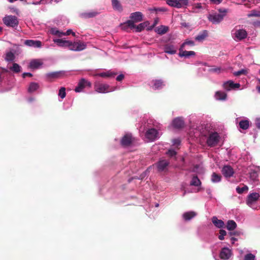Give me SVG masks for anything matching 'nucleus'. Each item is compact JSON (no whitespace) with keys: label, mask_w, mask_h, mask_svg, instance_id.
Returning <instances> with one entry per match:
<instances>
[{"label":"nucleus","mask_w":260,"mask_h":260,"mask_svg":"<svg viewBox=\"0 0 260 260\" xmlns=\"http://www.w3.org/2000/svg\"><path fill=\"white\" fill-rule=\"evenodd\" d=\"M246 203L253 209H260V195L256 192L249 194L247 197Z\"/></svg>","instance_id":"nucleus-1"},{"label":"nucleus","mask_w":260,"mask_h":260,"mask_svg":"<svg viewBox=\"0 0 260 260\" xmlns=\"http://www.w3.org/2000/svg\"><path fill=\"white\" fill-rule=\"evenodd\" d=\"M246 30L239 26H236L231 32L232 38L236 42H240L247 37Z\"/></svg>","instance_id":"nucleus-2"},{"label":"nucleus","mask_w":260,"mask_h":260,"mask_svg":"<svg viewBox=\"0 0 260 260\" xmlns=\"http://www.w3.org/2000/svg\"><path fill=\"white\" fill-rule=\"evenodd\" d=\"M94 86L95 91L101 93H108L116 89L115 87H111L107 84H103L98 81L94 83Z\"/></svg>","instance_id":"nucleus-3"},{"label":"nucleus","mask_w":260,"mask_h":260,"mask_svg":"<svg viewBox=\"0 0 260 260\" xmlns=\"http://www.w3.org/2000/svg\"><path fill=\"white\" fill-rule=\"evenodd\" d=\"M221 13H215L213 14H209L208 18L210 21L212 23L217 24L220 22L223 19L225 13H226V10L223 11L220 10Z\"/></svg>","instance_id":"nucleus-4"},{"label":"nucleus","mask_w":260,"mask_h":260,"mask_svg":"<svg viewBox=\"0 0 260 260\" xmlns=\"http://www.w3.org/2000/svg\"><path fill=\"white\" fill-rule=\"evenodd\" d=\"M86 43L83 41L80 40L74 42L71 41L69 49L74 51H81L86 49Z\"/></svg>","instance_id":"nucleus-5"},{"label":"nucleus","mask_w":260,"mask_h":260,"mask_svg":"<svg viewBox=\"0 0 260 260\" xmlns=\"http://www.w3.org/2000/svg\"><path fill=\"white\" fill-rule=\"evenodd\" d=\"M220 136L216 132H211L207 139V144L210 147L216 146L219 141Z\"/></svg>","instance_id":"nucleus-6"},{"label":"nucleus","mask_w":260,"mask_h":260,"mask_svg":"<svg viewBox=\"0 0 260 260\" xmlns=\"http://www.w3.org/2000/svg\"><path fill=\"white\" fill-rule=\"evenodd\" d=\"M161 134L155 128L148 129L145 134V138L147 141H153L158 139Z\"/></svg>","instance_id":"nucleus-7"},{"label":"nucleus","mask_w":260,"mask_h":260,"mask_svg":"<svg viewBox=\"0 0 260 260\" xmlns=\"http://www.w3.org/2000/svg\"><path fill=\"white\" fill-rule=\"evenodd\" d=\"M3 22L8 26L14 27L18 25V21L15 16H6L3 18Z\"/></svg>","instance_id":"nucleus-8"},{"label":"nucleus","mask_w":260,"mask_h":260,"mask_svg":"<svg viewBox=\"0 0 260 260\" xmlns=\"http://www.w3.org/2000/svg\"><path fill=\"white\" fill-rule=\"evenodd\" d=\"M50 33L58 37H61L63 36H69L72 34L74 37H76V34L71 29H68L66 32L59 31L56 28H52L50 30Z\"/></svg>","instance_id":"nucleus-9"},{"label":"nucleus","mask_w":260,"mask_h":260,"mask_svg":"<svg viewBox=\"0 0 260 260\" xmlns=\"http://www.w3.org/2000/svg\"><path fill=\"white\" fill-rule=\"evenodd\" d=\"M86 86L90 87L91 86V82L84 78L81 79L79 82L78 86L75 88V91L76 92H81Z\"/></svg>","instance_id":"nucleus-10"},{"label":"nucleus","mask_w":260,"mask_h":260,"mask_svg":"<svg viewBox=\"0 0 260 260\" xmlns=\"http://www.w3.org/2000/svg\"><path fill=\"white\" fill-rule=\"evenodd\" d=\"M232 251L227 247L222 248L219 253V257L222 260H228L232 256Z\"/></svg>","instance_id":"nucleus-11"},{"label":"nucleus","mask_w":260,"mask_h":260,"mask_svg":"<svg viewBox=\"0 0 260 260\" xmlns=\"http://www.w3.org/2000/svg\"><path fill=\"white\" fill-rule=\"evenodd\" d=\"M223 88L227 91H230L232 89H238L240 87L239 83H235L233 81L230 80L225 82L223 85Z\"/></svg>","instance_id":"nucleus-12"},{"label":"nucleus","mask_w":260,"mask_h":260,"mask_svg":"<svg viewBox=\"0 0 260 260\" xmlns=\"http://www.w3.org/2000/svg\"><path fill=\"white\" fill-rule=\"evenodd\" d=\"M184 48L180 47L179 52L178 55L180 57H185L186 58H189L190 56H194L196 55L195 52L193 51H186L184 50Z\"/></svg>","instance_id":"nucleus-13"},{"label":"nucleus","mask_w":260,"mask_h":260,"mask_svg":"<svg viewBox=\"0 0 260 260\" xmlns=\"http://www.w3.org/2000/svg\"><path fill=\"white\" fill-rule=\"evenodd\" d=\"M164 52L169 54H175L177 52V47L174 45L168 44L164 46Z\"/></svg>","instance_id":"nucleus-14"},{"label":"nucleus","mask_w":260,"mask_h":260,"mask_svg":"<svg viewBox=\"0 0 260 260\" xmlns=\"http://www.w3.org/2000/svg\"><path fill=\"white\" fill-rule=\"evenodd\" d=\"M43 64L42 59H35L31 60L29 64V67L31 69H38L40 68Z\"/></svg>","instance_id":"nucleus-15"},{"label":"nucleus","mask_w":260,"mask_h":260,"mask_svg":"<svg viewBox=\"0 0 260 260\" xmlns=\"http://www.w3.org/2000/svg\"><path fill=\"white\" fill-rule=\"evenodd\" d=\"M53 41L57 46L61 47H68L69 48L71 41L66 40L63 39H53Z\"/></svg>","instance_id":"nucleus-16"},{"label":"nucleus","mask_w":260,"mask_h":260,"mask_svg":"<svg viewBox=\"0 0 260 260\" xmlns=\"http://www.w3.org/2000/svg\"><path fill=\"white\" fill-rule=\"evenodd\" d=\"M121 29L128 31L129 29H133L135 27L134 22L132 20H128L125 22L121 23L119 26Z\"/></svg>","instance_id":"nucleus-17"},{"label":"nucleus","mask_w":260,"mask_h":260,"mask_svg":"<svg viewBox=\"0 0 260 260\" xmlns=\"http://www.w3.org/2000/svg\"><path fill=\"white\" fill-rule=\"evenodd\" d=\"M24 44L29 47L41 48L42 42L38 40H27L24 41Z\"/></svg>","instance_id":"nucleus-18"},{"label":"nucleus","mask_w":260,"mask_h":260,"mask_svg":"<svg viewBox=\"0 0 260 260\" xmlns=\"http://www.w3.org/2000/svg\"><path fill=\"white\" fill-rule=\"evenodd\" d=\"M133 138L131 134L125 135L121 140V144L123 146H128L132 142Z\"/></svg>","instance_id":"nucleus-19"},{"label":"nucleus","mask_w":260,"mask_h":260,"mask_svg":"<svg viewBox=\"0 0 260 260\" xmlns=\"http://www.w3.org/2000/svg\"><path fill=\"white\" fill-rule=\"evenodd\" d=\"M169 162L165 159L160 160L157 164V168L158 171H164L167 169Z\"/></svg>","instance_id":"nucleus-20"},{"label":"nucleus","mask_w":260,"mask_h":260,"mask_svg":"<svg viewBox=\"0 0 260 260\" xmlns=\"http://www.w3.org/2000/svg\"><path fill=\"white\" fill-rule=\"evenodd\" d=\"M130 18L132 21L134 22H138L141 21L143 19V15L140 12H136L131 14Z\"/></svg>","instance_id":"nucleus-21"},{"label":"nucleus","mask_w":260,"mask_h":260,"mask_svg":"<svg viewBox=\"0 0 260 260\" xmlns=\"http://www.w3.org/2000/svg\"><path fill=\"white\" fill-rule=\"evenodd\" d=\"M165 84L161 80H153L151 82V86L153 89H159L161 88Z\"/></svg>","instance_id":"nucleus-22"},{"label":"nucleus","mask_w":260,"mask_h":260,"mask_svg":"<svg viewBox=\"0 0 260 260\" xmlns=\"http://www.w3.org/2000/svg\"><path fill=\"white\" fill-rule=\"evenodd\" d=\"M223 175L226 177H230L234 173L233 169L229 166H224L222 170Z\"/></svg>","instance_id":"nucleus-23"},{"label":"nucleus","mask_w":260,"mask_h":260,"mask_svg":"<svg viewBox=\"0 0 260 260\" xmlns=\"http://www.w3.org/2000/svg\"><path fill=\"white\" fill-rule=\"evenodd\" d=\"M116 75V73L109 70L106 72H103L100 73H97L94 75L95 76H100L103 78H110L114 77Z\"/></svg>","instance_id":"nucleus-24"},{"label":"nucleus","mask_w":260,"mask_h":260,"mask_svg":"<svg viewBox=\"0 0 260 260\" xmlns=\"http://www.w3.org/2000/svg\"><path fill=\"white\" fill-rule=\"evenodd\" d=\"M173 126L175 128H181L184 125V121L182 118L177 117L174 119L172 122Z\"/></svg>","instance_id":"nucleus-25"},{"label":"nucleus","mask_w":260,"mask_h":260,"mask_svg":"<svg viewBox=\"0 0 260 260\" xmlns=\"http://www.w3.org/2000/svg\"><path fill=\"white\" fill-rule=\"evenodd\" d=\"M169 30V27L165 25H160L155 28V32L159 35L166 34Z\"/></svg>","instance_id":"nucleus-26"},{"label":"nucleus","mask_w":260,"mask_h":260,"mask_svg":"<svg viewBox=\"0 0 260 260\" xmlns=\"http://www.w3.org/2000/svg\"><path fill=\"white\" fill-rule=\"evenodd\" d=\"M212 221L213 223L214 224V225L218 228L220 229V228L224 227V222L222 220L218 219L215 216H214L212 218Z\"/></svg>","instance_id":"nucleus-27"},{"label":"nucleus","mask_w":260,"mask_h":260,"mask_svg":"<svg viewBox=\"0 0 260 260\" xmlns=\"http://www.w3.org/2000/svg\"><path fill=\"white\" fill-rule=\"evenodd\" d=\"M197 214L194 211H189L183 213L182 216L183 219L186 221H188L195 217Z\"/></svg>","instance_id":"nucleus-28"},{"label":"nucleus","mask_w":260,"mask_h":260,"mask_svg":"<svg viewBox=\"0 0 260 260\" xmlns=\"http://www.w3.org/2000/svg\"><path fill=\"white\" fill-rule=\"evenodd\" d=\"M226 96V94L224 92L221 91H216L214 95L215 98L216 100L221 101L225 100Z\"/></svg>","instance_id":"nucleus-29"},{"label":"nucleus","mask_w":260,"mask_h":260,"mask_svg":"<svg viewBox=\"0 0 260 260\" xmlns=\"http://www.w3.org/2000/svg\"><path fill=\"white\" fill-rule=\"evenodd\" d=\"M208 36V32L207 30H204L200 32L195 37V40L198 42H202Z\"/></svg>","instance_id":"nucleus-30"},{"label":"nucleus","mask_w":260,"mask_h":260,"mask_svg":"<svg viewBox=\"0 0 260 260\" xmlns=\"http://www.w3.org/2000/svg\"><path fill=\"white\" fill-rule=\"evenodd\" d=\"M39 88V85L38 83L32 82L30 84L28 88V91L30 93H31L38 90Z\"/></svg>","instance_id":"nucleus-31"},{"label":"nucleus","mask_w":260,"mask_h":260,"mask_svg":"<svg viewBox=\"0 0 260 260\" xmlns=\"http://www.w3.org/2000/svg\"><path fill=\"white\" fill-rule=\"evenodd\" d=\"M221 175L220 174H216V173H213L211 180V181L213 183H218L221 181Z\"/></svg>","instance_id":"nucleus-32"},{"label":"nucleus","mask_w":260,"mask_h":260,"mask_svg":"<svg viewBox=\"0 0 260 260\" xmlns=\"http://www.w3.org/2000/svg\"><path fill=\"white\" fill-rule=\"evenodd\" d=\"M237 224L233 220H229L227 222L226 228L229 231L234 230L236 228Z\"/></svg>","instance_id":"nucleus-33"},{"label":"nucleus","mask_w":260,"mask_h":260,"mask_svg":"<svg viewBox=\"0 0 260 260\" xmlns=\"http://www.w3.org/2000/svg\"><path fill=\"white\" fill-rule=\"evenodd\" d=\"M250 179L254 182H259L258 173L256 171H252L250 173Z\"/></svg>","instance_id":"nucleus-34"},{"label":"nucleus","mask_w":260,"mask_h":260,"mask_svg":"<svg viewBox=\"0 0 260 260\" xmlns=\"http://www.w3.org/2000/svg\"><path fill=\"white\" fill-rule=\"evenodd\" d=\"M167 4L173 7H175L177 8H180L181 5L178 4L177 0H167Z\"/></svg>","instance_id":"nucleus-35"},{"label":"nucleus","mask_w":260,"mask_h":260,"mask_svg":"<svg viewBox=\"0 0 260 260\" xmlns=\"http://www.w3.org/2000/svg\"><path fill=\"white\" fill-rule=\"evenodd\" d=\"M9 69L15 73H19L21 71V67L16 63H13L12 66L9 67Z\"/></svg>","instance_id":"nucleus-36"},{"label":"nucleus","mask_w":260,"mask_h":260,"mask_svg":"<svg viewBox=\"0 0 260 260\" xmlns=\"http://www.w3.org/2000/svg\"><path fill=\"white\" fill-rule=\"evenodd\" d=\"M239 126L243 129H246L249 127V121L247 119L242 120L239 122Z\"/></svg>","instance_id":"nucleus-37"},{"label":"nucleus","mask_w":260,"mask_h":260,"mask_svg":"<svg viewBox=\"0 0 260 260\" xmlns=\"http://www.w3.org/2000/svg\"><path fill=\"white\" fill-rule=\"evenodd\" d=\"M112 4L113 8L117 11H120L122 10V7L118 0H112Z\"/></svg>","instance_id":"nucleus-38"},{"label":"nucleus","mask_w":260,"mask_h":260,"mask_svg":"<svg viewBox=\"0 0 260 260\" xmlns=\"http://www.w3.org/2000/svg\"><path fill=\"white\" fill-rule=\"evenodd\" d=\"M15 58L14 54L11 51L7 52L6 53L5 59L7 61H13Z\"/></svg>","instance_id":"nucleus-39"},{"label":"nucleus","mask_w":260,"mask_h":260,"mask_svg":"<svg viewBox=\"0 0 260 260\" xmlns=\"http://www.w3.org/2000/svg\"><path fill=\"white\" fill-rule=\"evenodd\" d=\"M202 6L201 3L194 4L192 5V12L194 13H198L200 11V10L202 9Z\"/></svg>","instance_id":"nucleus-40"},{"label":"nucleus","mask_w":260,"mask_h":260,"mask_svg":"<svg viewBox=\"0 0 260 260\" xmlns=\"http://www.w3.org/2000/svg\"><path fill=\"white\" fill-rule=\"evenodd\" d=\"M201 184V181L197 176H194L192 178L190 185L193 186H199Z\"/></svg>","instance_id":"nucleus-41"},{"label":"nucleus","mask_w":260,"mask_h":260,"mask_svg":"<svg viewBox=\"0 0 260 260\" xmlns=\"http://www.w3.org/2000/svg\"><path fill=\"white\" fill-rule=\"evenodd\" d=\"M189 45V46H194V41L192 40H190L188 39L186 40L182 44V45L180 46V47H182L183 48H185V46Z\"/></svg>","instance_id":"nucleus-42"},{"label":"nucleus","mask_w":260,"mask_h":260,"mask_svg":"<svg viewBox=\"0 0 260 260\" xmlns=\"http://www.w3.org/2000/svg\"><path fill=\"white\" fill-rule=\"evenodd\" d=\"M145 26L146 25L144 23H141L137 26L135 25V27L133 29H134L137 32H140L144 29Z\"/></svg>","instance_id":"nucleus-43"},{"label":"nucleus","mask_w":260,"mask_h":260,"mask_svg":"<svg viewBox=\"0 0 260 260\" xmlns=\"http://www.w3.org/2000/svg\"><path fill=\"white\" fill-rule=\"evenodd\" d=\"M60 74L61 72H60L49 73L46 75V76L49 78H56L59 77Z\"/></svg>","instance_id":"nucleus-44"},{"label":"nucleus","mask_w":260,"mask_h":260,"mask_svg":"<svg viewBox=\"0 0 260 260\" xmlns=\"http://www.w3.org/2000/svg\"><path fill=\"white\" fill-rule=\"evenodd\" d=\"M248 190V187L246 185H244L243 187H237L236 188V191L239 193H242L243 192L245 191H247Z\"/></svg>","instance_id":"nucleus-45"},{"label":"nucleus","mask_w":260,"mask_h":260,"mask_svg":"<svg viewBox=\"0 0 260 260\" xmlns=\"http://www.w3.org/2000/svg\"><path fill=\"white\" fill-rule=\"evenodd\" d=\"M58 96L61 98L62 99H64L66 97V88L64 87H61L59 90V92L58 94Z\"/></svg>","instance_id":"nucleus-46"},{"label":"nucleus","mask_w":260,"mask_h":260,"mask_svg":"<svg viewBox=\"0 0 260 260\" xmlns=\"http://www.w3.org/2000/svg\"><path fill=\"white\" fill-rule=\"evenodd\" d=\"M248 17H260V11H256V10H253L250 12L249 14L247 15Z\"/></svg>","instance_id":"nucleus-47"},{"label":"nucleus","mask_w":260,"mask_h":260,"mask_svg":"<svg viewBox=\"0 0 260 260\" xmlns=\"http://www.w3.org/2000/svg\"><path fill=\"white\" fill-rule=\"evenodd\" d=\"M226 235V232L225 231L223 230H220L219 231V235L218 236V238L220 240H223L224 239V237Z\"/></svg>","instance_id":"nucleus-48"},{"label":"nucleus","mask_w":260,"mask_h":260,"mask_svg":"<svg viewBox=\"0 0 260 260\" xmlns=\"http://www.w3.org/2000/svg\"><path fill=\"white\" fill-rule=\"evenodd\" d=\"M255 256L249 253L245 255L244 260H255Z\"/></svg>","instance_id":"nucleus-49"},{"label":"nucleus","mask_w":260,"mask_h":260,"mask_svg":"<svg viewBox=\"0 0 260 260\" xmlns=\"http://www.w3.org/2000/svg\"><path fill=\"white\" fill-rule=\"evenodd\" d=\"M177 2L181 5V8L186 6L188 3V0H177Z\"/></svg>","instance_id":"nucleus-50"},{"label":"nucleus","mask_w":260,"mask_h":260,"mask_svg":"<svg viewBox=\"0 0 260 260\" xmlns=\"http://www.w3.org/2000/svg\"><path fill=\"white\" fill-rule=\"evenodd\" d=\"M247 73L246 70L242 69L241 70L238 71L237 72H234V74L235 76H239L241 74H246Z\"/></svg>","instance_id":"nucleus-51"},{"label":"nucleus","mask_w":260,"mask_h":260,"mask_svg":"<svg viewBox=\"0 0 260 260\" xmlns=\"http://www.w3.org/2000/svg\"><path fill=\"white\" fill-rule=\"evenodd\" d=\"M96 13L95 12H90L88 13H85L82 14L83 16L85 17H92L95 16L96 15Z\"/></svg>","instance_id":"nucleus-52"},{"label":"nucleus","mask_w":260,"mask_h":260,"mask_svg":"<svg viewBox=\"0 0 260 260\" xmlns=\"http://www.w3.org/2000/svg\"><path fill=\"white\" fill-rule=\"evenodd\" d=\"M172 143L174 146H178L180 144V140L179 139H174L172 140Z\"/></svg>","instance_id":"nucleus-53"},{"label":"nucleus","mask_w":260,"mask_h":260,"mask_svg":"<svg viewBox=\"0 0 260 260\" xmlns=\"http://www.w3.org/2000/svg\"><path fill=\"white\" fill-rule=\"evenodd\" d=\"M167 154L170 156H173L176 154V152L173 149H170L168 150Z\"/></svg>","instance_id":"nucleus-54"},{"label":"nucleus","mask_w":260,"mask_h":260,"mask_svg":"<svg viewBox=\"0 0 260 260\" xmlns=\"http://www.w3.org/2000/svg\"><path fill=\"white\" fill-rule=\"evenodd\" d=\"M221 69L219 68H211L210 71L212 72L218 73L220 72Z\"/></svg>","instance_id":"nucleus-55"},{"label":"nucleus","mask_w":260,"mask_h":260,"mask_svg":"<svg viewBox=\"0 0 260 260\" xmlns=\"http://www.w3.org/2000/svg\"><path fill=\"white\" fill-rule=\"evenodd\" d=\"M124 78V75L123 74H120L119 75H118L117 78H116V80L117 81H121L122 80H123Z\"/></svg>","instance_id":"nucleus-56"},{"label":"nucleus","mask_w":260,"mask_h":260,"mask_svg":"<svg viewBox=\"0 0 260 260\" xmlns=\"http://www.w3.org/2000/svg\"><path fill=\"white\" fill-rule=\"evenodd\" d=\"M212 3L214 4H219L221 2L222 0H210Z\"/></svg>","instance_id":"nucleus-57"},{"label":"nucleus","mask_w":260,"mask_h":260,"mask_svg":"<svg viewBox=\"0 0 260 260\" xmlns=\"http://www.w3.org/2000/svg\"><path fill=\"white\" fill-rule=\"evenodd\" d=\"M255 124H256V127L260 129V119L257 118L256 119V123H255Z\"/></svg>","instance_id":"nucleus-58"},{"label":"nucleus","mask_w":260,"mask_h":260,"mask_svg":"<svg viewBox=\"0 0 260 260\" xmlns=\"http://www.w3.org/2000/svg\"><path fill=\"white\" fill-rule=\"evenodd\" d=\"M253 24L255 27H260V21L253 22Z\"/></svg>","instance_id":"nucleus-59"},{"label":"nucleus","mask_w":260,"mask_h":260,"mask_svg":"<svg viewBox=\"0 0 260 260\" xmlns=\"http://www.w3.org/2000/svg\"><path fill=\"white\" fill-rule=\"evenodd\" d=\"M26 76L31 77L32 76V74L31 73H24L22 74V77L23 78H25Z\"/></svg>","instance_id":"nucleus-60"},{"label":"nucleus","mask_w":260,"mask_h":260,"mask_svg":"<svg viewBox=\"0 0 260 260\" xmlns=\"http://www.w3.org/2000/svg\"><path fill=\"white\" fill-rule=\"evenodd\" d=\"M200 134H203V133L197 130L196 132L194 133V134H195L194 137H197L198 136H199L200 135Z\"/></svg>","instance_id":"nucleus-61"},{"label":"nucleus","mask_w":260,"mask_h":260,"mask_svg":"<svg viewBox=\"0 0 260 260\" xmlns=\"http://www.w3.org/2000/svg\"><path fill=\"white\" fill-rule=\"evenodd\" d=\"M237 240V239L235 238L232 237L231 238V241H232V244H234L235 243V242Z\"/></svg>","instance_id":"nucleus-62"},{"label":"nucleus","mask_w":260,"mask_h":260,"mask_svg":"<svg viewBox=\"0 0 260 260\" xmlns=\"http://www.w3.org/2000/svg\"><path fill=\"white\" fill-rule=\"evenodd\" d=\"M256 89H257L258 92L260 93V86H257Z\"/></svg>","instance_id":"nucleus-63"},{"label":"nucleus","mask_w":260,"mask_h":260,"mask_svg":"<svg viewBox=\"0 0 260 260\" xmlns=\"http://www.w3.org/2000/svg\"><path fill=\"white\" fill-rule=\"evenodd\" d=\"M182 25L185 27H187L188 25L186 23H182Z\"/></svg>","instance_id":"nucleus-64"}]
</instances>
